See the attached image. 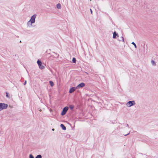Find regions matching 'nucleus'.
<instances>
[{"mask_svg": "<svg viewBox=\"0 0 158 158\" xmlns=\"http://www.w3.org/2000/svg\"><path fill=\"white\" fill-rule=\"evenodd\" d=\"M135 104V103L134 101H130L128 102L126 104V106L128 107H130L132 106H134Z\"/></svg>", "mask_w": 158, "mask_h": 158, "instance_id": "nucleus-2", "label": "nucleus"}, {"mask_svg": "<svg viewBox=\"0 0 158 158\" xmlns=\"http://www.w3.org/2000/svg\"><path fill=\"white\" fill-rule=\"evenodd\" d=\"M77 88L76 87H73L71 88L69 90V93H72L73 92H74Z\"/></svg>", "mask_w": 158, "mask_h": 158, "instance_id": "nucleus-7", "label": "nucleus"}, {"mask_svg": "<svg viewBox=\"0 0 158 158\" xmlns=\"http://www.w3.org/2000/svg\"><path fill=\"white\" fill-rule=\"evenodd\" d=\"M6 96L8 98H10V95L7 92H6Z\"/></svg>", "mask_w": 158, "mask_h": 158, "instance_id": "nucleus-14", "label": "nucleus"}, {"mask_svg": "<svg viewBox=\"0 0 158 158\" xmlns=\"http://www.w3.org/2000/svg\"><path fill=\"white\" fill-rule=\"evenodd\" d=\"M35 158H42V156L40 155H38L35 157Z\"/></svg>", "mask_w": 158, "mask_h": 158, "instance_id": "nucleus-15", "label": "nucleus"}, {"mask_svg": "<svg viewBox=\"0 0 158 158\" xmlns=\"http://www.w3.org/2000/svg\"><path fill=\"white\" fill-rule=\"evenodd\" d=\"M52 131H54V129L53 128V129H52Z\"/></svg>", "mask_w": 158, "mask_h": 158, "instance_id": "nucleus-22", "label": "nucleus"}, {"mask_svg": "<svg viewBox=\"0 0 158 158\" xmlns=\"http://www.w3.org/2000/svg\"><path fill=\"white\" fill-rule=\"evenodd\" d=\"M72 61L73 63H75L76 62V59L75 58H73Z\"/></svg>", "mask_w": 158, "mask_h": 158, "instance_id": "nucleus-18", "label": "nucleus"}, {"mask_svg": "<svg viewBox=\"0 0 158 158\" xmlns=\"http://www.w3.org/2000/svg\"><path fill=\"white\" fill-rule=\"evenodd\" d=\"M50 84L51 86H53L54 85V83L52 81H50Z\"/></svg>", "mask_w": 158, "mask_h": 158, "instance_id": "nucleus-13", "label": "nucleus"}, {"mask_svg": "<svg viewBox=\"0 0 158 158\" xmlns=\"http://www.w3.org/2000/svg\"><path fill=\"white\" fill-rule=\"evenodd\" d=\"M127 135H127H125V136H126V135Z\"/></svg>", "mask_w": 158, "mask_h": 158, "instance_id": "nucleus-24", "label": "nucleus"}, {"mask_svg": "<svg viewBox=\"0 0 158 158\" xmlns=\"http://www.w3.org/2000/svg\"><path fill=\"white\" fill-rule=\"evenodd\" d=\"M60 127L62 128L63 130H65L66 129V128L65 127L63 124H61L60 125Z\"/></svg>", "mask_w": 158, "mask_h": 158, "instance_id": "nucleus-11", "label": "nucleus"}, {"mask_svg": "<svg viewBox=\"0 0 158 158\" xmlns=\"http://www.w3.org/2000/svg\"><path fill=\"white\" fill-rule=\"evenodd\" d=\"M131 44H133L134 46V47L135 48H137L136 45V44H135V43L134 42H132L131 43Z\"/></svg>", "mask_w": 158, "mask_h": 158, "instance_id": "nucleus-16", "label": "nucleus"}, {"mask_svg": "<svg viewBox=\"0 0 158 158\" xmlns=\"http://www.w3.org/2000/svg\"><path fill=\"white\" fill-rule=\"evenodd\" d=\"M36 17L37 15L35 14H34L31 16L30 19L27 23L26 25L27 28H30L35 27V24Z\"/></svg>", "mask_w": 158, "mask_h": 158, "instance_id": "nucleus-1", "label": "nucleus"}, {"mask_svg": "<svg viewBox=\"0 0 158 158\" xmlns=\"http://www.w3.org/2000/svg\"><path fill=\"white\" fill-rule=\"evenodd\" d=\"M116 36H117L118 37H119V36L118 35V34H117V33H116V32L115 31H114L113 33V39H115V38H116Z\"/></svg>", "mask_w": 158, "mask_h": 158, "instance_id": "nucleus-8", "label": "nucleus"}, {"mask_svg": "<svg viewBox=\"0 0 158 158\" xmlns=\"http://www.w3.org/2000/svg\"><path fill=\"white\" fill-rule=\"evenodd\" d=\"M29 157V158H34V157L32 154H30Z\"/></svg>", "mask_w": 158, "mask_h": 158, "instance_id": "nucleus-17", "label": "nucleus"}, {"mask_svg": "<svg viewBox=\"0 0 158 158\" xmlns=\"http://www.w3.org/2000/svg\"><path fill=\"white\" fill-rule=\"evenodd\" d=\"M85 85V84L84 83H81L80 84H79L76 87L77 89H79L83 87Z\"/></svg>", "mask_w": 158, "mask_h": 158, "instance_id": "nucleus-6", "label": "nucleus"}, {"mask_svg": "<svg viewBox=\"0 0 158 158\" xmlns=\"http://www.w3.org/2000/svg\"><path fill=\"white\" fill-rule=\"evenodd\" d=\"M26 83H27V81H25L24 83V85H25L26 84Z\"/></svg>", "mask_w": 158, "mask_h": 158, "instance_id": "nucleus-20", "label": "nucleus"}, {"mask_svg": "<svg viewBox=\"0 0 158 158\" xmlns=\"http://www.w3.org/2000/svg\"><path fill=\"white\" fill-rule=\"evenodd\" d=\"M68 107H65L62 110V112L61 113L62 115H64L65 114L67 111L68 110Z\"/></svg>", "mask_w": 158, "mask_h": 158, "instance_id": "nucleus-5", "label": "nucleus"}, {"mask_svg": "<svg viewBox=\"0 0 158 158\" xmlns=\"http://www.w3.org/2000/svg\"><path fill=\"white\" fill-rule=\"evenodd\" d=\"M90 12L92 14V11L91 9H90Z\"/></svg>", "mask_w": 158, "mask_h": 158, "instance_id": "nucleus-21", "label": "nucleus"}, {"mask_svg": "<svg viewBox=\"0 0 158 158\" xmlns=\"http://www.w3.org/2000/svg\"><path fill=\"white\" fill-rule=\"evenodd\" d=\"M8 105L7 104L3 103H0V111L6 109Z\"/></svg>", "mask_w": 158, "mask_h": 158, "instance_id": "nucleus-3", "label": "nucleus"}, {"mask_svg": "<svg viewBox=\"0 0 158 158\" xmlns=\"http://www.w3.org/2000/svg\"><path fill=\"white\" fill-rule=\"evenodd\" d=\"M56 8L59 9H61V4L60 3L57 4L56 5Z\"/></svg>", "mask_w": 158, "mask_h": 158, "instance_id": "nucleus-10", "label": "nucleus"}, {"mask_svg": "<svg viewBox=\"0 0 158 158\" xmlns=\"http://www.w3.org/2000/svg\"><path fill=\"white\" fill-rule=\"evenodd\" d=\"M151 63L152 64L153 66H155L156 65V63L155 62V61H154L153 60H151Z\"/></svg>", "mask_w": 158, "mask_h": 158, "instance_id": "nucleus-12", "label": "nucleus"}, {"mask_svg": "<svg viewBox=\"0 0 158 158\" xmlns=\"http://www.w3.org/2000/svg\"><path fill=\"white\" fill-rule=\"evenodd\" d=\"M70 108L71 109H72L73 108V106H70Z\"/></svg>", "mask_w": 158, "mask_h": 158, "instance_id": "nucleus-19", "label": "nucleus"}, {"mask_svg": "<svg viewBox=\"0 0 158 158\" xmlns=\"http://www.w3.org/2000/svg\"><path fill=\"white\" fill-rule=\"evenodd\" d=\"M118 40L119 41H122L123 42H124V40L123 37L122 36H121L119 37L118 39Z\"/></svg>", "mask_w": 158, "mask_h": 158, "instance_id": "nucleus-9", "label": "nucleus"}, {"mask_svg": "<svg viewBox=\"0 0 158 158\" xmlns=\"http://www.w3.org/2000/svg\"><path fill=\"white\" fill-rule=\"evenodd\" d=\"M40 111H41V110H40Z\"/></svg>", "mask_w": 158, "mask_h": 158, "instance_id": "nucleus-23", "label": "nucleus"}, {"mask_svg": "<svg viewBox=\"0 0 158 158\" xmlns=\"http://www.w3.org/2000/svg\"><path fill=\"white\" fill-rule=\"evenodd\" d=\"M37 63L39 66V68L40 69H43L45 67L42 64V62L41 61L38 60L37 62Z\"/></svg>", "mask_w": 158, "mask_h": 158, "instance_id": "nucleus-4", "label": "nucleus"}]
</instances>
